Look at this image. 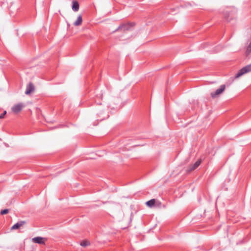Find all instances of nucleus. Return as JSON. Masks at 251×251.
<instances>
[{
    "instance_id": "f257e3e1",
    "label": "nucleus",
    "mask_w": 251,
    "mask_h": 251,
    "mask_svg": "<svg viewBox=\"0 0 251 251\" xmlns=\"http://www.w3.org/2000/svg\"><path fill=\"white\" fill-rule=\"evenodd\" d=\"M251 72V63L240 69L235 75V78H237L242 75Z\"/></svg>"
},
{
    "instance_id": "f03ea898",
    "label": "nucleus",
    "mask_w": 251,
    "mask_h": 251,
    "mask_svg": "<svg viewBox=\"0 0 251 251\" xmlns=\"http://www.w3.org/2000/svg\"><path fill=\"white\" fill-rule=\"evenodd\" d=\"M134 24L133 23H128L127 24H122L119 25L118 28L114 31V32L119 31V30H129V28L132 26H133Z\"/></svg>"
},
{
    "instance_id": "7ed1b4c3",
    "label": "nucleus",
    "mask_w": 251,
    "mask_h": 251,
    "mask_svg": "<svg viewBox=\"0 0 251 251\" xmlns=\"http://www.w3.org/2000/svg\"><path fill=\"white\" fill-rule=\"evenodd\" d=\"M226 88V86L225 85H221L220 87L217 89L214 92H212L210 94L211 97L212 98H215L217 96H219L220 94H221L222 93L224 92Z\"/></svg>"
},
{
    "instance_id": "20e7f679",
    "label": "nucleus",
    "mask_w": 251,
    "mask_h": 251,
    "mask_svg": "<svg viewBox=\"0 0 251 251\" xmlns=\"http://www.w3.org/2000/svg\"><path fill=\"white\" fill-rule=\"evenodd\" d=\"M237 10L235 7H226L225 10V14L226 16H229L230 15L236 14Z\"/></svg>"
},
{
    "instance_id": "39448f33",
    "label": "nucleus",
    "mask_w": 251,
    "mask_h": 251,
    "mask_svg": "<svg viewBox=\"0 0 251 251\" xmlns=\"http://www.w3.org/2000/svg\"><path fill=\"white\" fill-rule=\"evenodd\" d=\"M201 160L199 159L197 160L194 164L190 165L188 168L186 170L187 173H190L191 171L196 169L201 164Z\"/></svg>"
},
{
    "instance_id": "423d86ee",
    "label": "nucleus",
    "mask_w": 251,
    "mask_h": 251,
    "mask_svg": "<svg viewBox=\"0 0 251 251\" xmlns=\"http://www.w3.org/2000/svg\"><path fill=\"white\" fill-rule=\"evenodd\" d=\"M161 204V202L157 201H156L155 199H151L146 202V205L149 207H152L153 206L159 207Z\"/></svg>"
},
{
    "instance_id": "0eeeda50",
    "label": "nucleus",
    "mask_w": 251,
    "mask_h": 251,
    "mask_svg": "<svg viewBox=\"0 0 251 251\" xmlns=\"http://www.w3.org/2000/svg\"><path fill=\"white\" fill-rule=\"evenodd\" d=\"M24 104L22 103H18L14 105L12 108V111L15 113H18L23 108Z\"/></svg>"
},
{
    "instance_id": "6e6552de",
    "label": "nucleus",
    "mask_w": 251,
    "mask_h": 251,
    "mask_svg": "<svg viewBox=\"0 0 251 251\" xmlns=\"http://www.w3.org/2000/svg\"><path fill=\"white\" fill-rule=\"evenodd\" d=\"M34 90V85L31 83L30 82L27 86L26 88V90L25 92V94L26 95H29L32 92H33Z\"/></svg>"
},
{
    "instance_id": "1a4fd4ad",
    "label": "nucleus",
    "mask_w": 251,
    "mask_h": 251,
    "mask_svg": "<svg viewBox=\"0 0 251 251\" xmlns=\"http://www.w3.org/2000/svg\"><path fill=\"white\" fill-rule=\"evenodd\" d=\"M26 223V222L25 221H19L18 222H17V223H16L15 224H14L12 227H11V229L12 230H15V229H17L18 228H19L21 226H22L24 225Z\"/></svg>"
},
{
    "instance_id": "9d476101",
    "label": "nucleus",
    "mask_w": 251,
    "mask_h": 251,
    "mask_svg": "<svg viewBox=\"0 0 251 251\" xmlns=\"http://www.w3.org/2000/svg\"><path fill=\"white\" fill-rule=\"evenodd\" d=\"M44 238L42 237H36L32 238V241L39 244H45Z\"/></svg>"
},
{
    "instance_id": "9b49d317",
    "label": "nucleus",
    "mask_w": 251,
    "mask_h": 251,
    "mask_svg": "<svg viewBox=\"0 0 251 251\" xmlns=\"http://www.w3.org/2000/svg\"><path fill=\"white\" fill-rule=\"evenodd\" d=\"M79 3L76 0L73 1L72 8L73 11H77L79 9Z\"/></svg>"
},
{
    "instance_id": "f8f14e48",
    "label": "nucleus",
    "mask_w": 251,
    "mask_h": 251,
    "mask_svg": "<svg viewBox=\"0 0 251 251\" xmlns=\"http://www.w3.org/2000/svg\"><path fill=\"white\" fill-rule=\"evenodd\" d=\"M82 22V17H77L76 20L74 22L73 24L75 26H78L81 25Z\"/></svg>"
},
{
    "instance_id": "ddd939ff",
    "label": "nucleus",
    "mask_w": 251,
    "mask_h": 251,
    "mask_svg": "<svg viewBox=\"0 0 251 251\" xmlns=\"http://www.w3.org/2000/svg\"><path fill=\"white\" fill-rule=\"evenodd\" d=\"M89 245H90V243L87 241H83L80 244V245L84 247H85Z\"/></svg>"
},
{
    "instance_id": "4468645a",
    "label": "nucleus",
    "mask_w": 251,
    "mask_h": 251,
    "mask_svg": "<svg viewBox=\"0 0 251 251\" xmlns=\"http://www.w3.org/2000/svg\"><path fill=\"white\" fill-rule=\"evenodd\" d=\"M247 52L249 54L251 52V41L247 49Z\"/></svg>"
},
{
    "instance_id": "2eb2a0df",
    "label": "nucleus",
    "mask_w": 251,
    "mask_h": 251,
    "mask_svg": "<svg viewBox=\"0 0 251 251\" xmlns=\"http://www.w3.org/2000/svg\"><path fill=\"white\" fill-rule=\"evenodd\" d=\"M9 211V210L8 209H4L3 210H2L1 211H0V214L1 215H4V214H7Z\"/></svg>"
},
{
    "instance_id": "dca6fc26",
    "label": "nucleus",
    "mask_w": 251,
    "mask_h": 251,
    "mask_svg": "<svg viewBox=\"0 0 251 251\" xmlns=\"http://www.w3.org/2000/svg\"><path fill=\"white\" fill-rule=\"evenodd\" d=\"M6 114V111H4L2 114H0V118H3L5 115Z\"/></svg>"
}]
</instances>
